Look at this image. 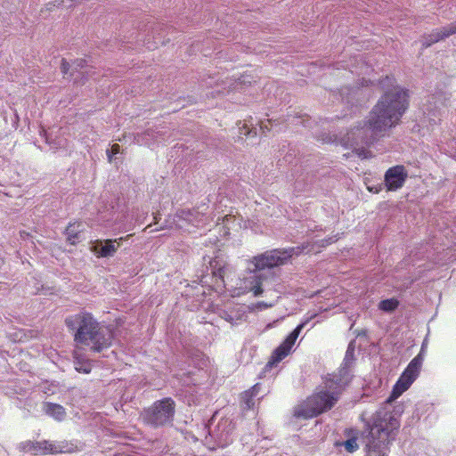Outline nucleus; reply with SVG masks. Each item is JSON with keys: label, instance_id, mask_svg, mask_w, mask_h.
<instances>
[{"label": "nucleus", "instance_id": "1", "mask_svg": "<svg viewBox=\"0 0 456 456\" xmlns=\"http://www.w3.org/2000/svg\"><path fill=\"white\" fill-rule=\"evenodd\" d=\"M419 360L410 362L393 386L392 391L383 404L364 422L361 441L364 448L388 452L401 426L400 418L404 405L396 403L419 375Z\"/></svg>", "mask_w": 456, "mask_h": 456}, {"label": "nucleus", "instance_id": "2", "mask_svg": "<svg viewBox=\"0 0 456 456\" xmlns=\"http://www.w3.org/2000/svg\"><path fill=\"white\" fill-rule=\"evenodd\" d=\"M419 360L410 362L393 386L392 391L383 404L364 422L361 441L364 448L388 452L401 426L400 418L404 405L396 403L419 375Z\"/></svg>", "mask_w": 456, "mask_h": 456}, {"label": "nucleus", "instance_id": "3", "mask_svg": "<svg viewBox=\"0 0 456 456\" xmlns=\"http://www.w3.org/2000/svg\"><path fill=\"white\" fill-rule=\"evenodd\" d=\"M64 323L77 344L89 346L94 353L110 348L117 337V330L111 325H103L87 311L68 315Z\"/></svg>", "mask_w": 456, "mask_h": 456}, {"label": "nucleus", "instance_id": "4", "mask_svg": "<svg viewBox=\"0 0 456 456\" xmlns=\"http://www.w3.org/2000/svg\"><path fill=\"white\" fill-rule=\"evenodd\" d=\"M410 104L409 90L403 86L393 92L383 93L370 113L375 122L387 131L395 127L401 121Z\"/></svg>", "mask_w": 456, "mask_h": 456}, {"label": "nucleus", "instance_id": "5", "mask_svg": "<svg viewBox=\"0 0 456 456\" xmlns=\"http://www.w3.org/2000/svg\"><path fill=\"white\" fill-rule=\"evenodd\" d=\"M387 130L375 122V118L370 113L369 117L358 122L351 128L342 139V144L346 149H351L362 159H368L367 148L373 145Z\"/></svg>", "mask_w": 456, "mask_h": 456}, {"label": "nucleus", "instance_id": "6", "mask_svg": "<svg viewBox=\"0 0 456 456\" xmlns=\"http://www.w3.org/2000/svg\"><path fill=\"white\" fill-rule=\"evenodd\" d=\"M312 119L307 115H296L292 116L290 114L287 115L286 119L280 118H268L265 121L259 120L256 123H254L252 118L248 120H239L237 122V131H238V142L240 141H247L250 140V143H255L253 142L254 139L256 138L258 130L261 131L263 134H266L267 132L274 131L279 133L286 128L289 125L295 126H302L303 127H311Z\"/></svg>", "mask_w": 456, "mask_h": 456}, {"label": "nucleus", "instance_id": "7", "mask_svg": "<svg viewBox=\"0 0 456 456\" xmlns=\"http://www.w3.org/2000/svg\"><path fill=\"white\" fill-rule=\"evenodd\" d=\"M342 394L343 392L323 379L320 389L307 398L305 405L295 409L294 416L301 419L315 418L333 408Z\"/></svg>", "mask_w": 456, "mask_h": 456}, {"label": "nucleus", "instance_id": "8", "mask_svg": "<svg viewBox=\"0 0 456 456\" xmlns=\"http://www.w3.org/2000/svg\"><path fill=\"white\" fill-rule=\"evenodd\" d=\"M176 403L169 396L156 400L141 412L142 422L153 429L172 427Z\"/></svg>", "mask_w": 456, "mask_h": 456}, {"label": "nucleus", "instance_id": "9", "mask_svg": "<svg viewBox=\"0 0 456 456\" xmlns=\"http://www.w3.org/2000/svg\"><path fill=\"white\" fill-rule=\"evenodd\" d=\"M214 153V148L208 143L201 142L194 146L178 142L170 150L168 156L170 159H174L175 165H180L191 163L194 159L202 161L213 158Z\"/></svg>", "mask_w": 456, "mask_h": 456}, {"label": "nucleus", "instance_id": "10", "mask_svg": "<svg viewBox=\"0 0 456 456\" xmlns=\"http://www.w3.org/2000/svg\"><path fill=\"white\" fill-rule=\"evenodd\" d=\"M209 267L211 271V275H205L202 278V282L208 284L209 288L213 289L215 292L218 294H223L226 290V284H225V271H226V265L223 262V260L215 257L214 259L210 260L209 262Z\"/></svg>", "mask_w": 456, "mask_h": 456}, {"label": "nucleus", "instance_id": "11", "mask_svg": "<svg viewBox=\"0 0 456 456\" xmlns=\"http://www.w3.org/2000/svg\"><path fill=\"white\" fill-rule=\"evenodd\" d=\"M265 281V278L262 273L254 266L253 268L248 266L246 274L240 280V286L239 288L240 291L238 292V295L252 292L254 297L262 296L264 292L263 286Z\"/></svg>", "mask_w": 456, "mask_h": 456}, {"label": "nucleus", "instance_id": "12", "mask_svg": "<svg viewBox=\"0 0 456 456\" xmlns=\"http://www.w3.org/2000/svg\"><path fill=\"white\" fill-rule=\"evenodd\" d=\"M284 265L285 262L280 248L266 250L264 253L253 256L249 261V265L254 266L260 273L265 269L270 270Z\"/></svg>", "mask_w": 456, "mask_h": 456}, {"label": "nucleus", "instance_id": "13", "mask_svg": "<svg viewBox=\"0 0 456 456\" xmlns=\"http://www.w3.org/2000/svg\"><path fill=\"white\" fill-rule=\"evenodd\" d=\"M208 207L203 204L197 208H182L178 209L174 216V221L183 228L184 224H189L193 227H198L204 224V213Z\"/></svg>", "mask_w": 456, "mask_h": 456}, {"label": "nucleus", "instance_id": "14", "mask_svg": "<svg viewBox=\"0 0 456 456\" xmlns=\"http://www.w3.org/2000/svg\"><path fill=\"white\" fill-rule=\"evenodd\" d=\"M408 178L404 166L395 165L389 167L384 175V186L387 191H396L401 189Z\"/></svg>", "mask_w": 456, "mask_h": 456}, {"label": "nucleus", "instance_id": "15", "mask_svg": "<svg viewBox=\"0 0 456 456\" xmlns=\"http://www.w3.org/2000/svg\"><path fill=\"white\" fill-rule=\"evenodd\" d=\"M209 435L219 447H226L233 441L234 424L230 419H221Z\"/></svg>", "mask_w": 456, "mask_h": 456}, {"label": "nucleus", "instance_id": "16", "mask_svg": "<svg viewBox=\"0 0 456 456\" xmlns=\"http://www.w3.org/2000/svg\"><path fill=\"white\" fill-rule=\"evenodd\" d=\"M456 34V22H451L450 24L444 26L440 28H436L429 34H424L420 39L421 49H427L432 46L434 44L443 41L451 36Z\"/></svg>", "mask_w": 456, "mask_h": 456}, {"label": "nucleus", "instance_id": "17", "mask_svg": "<svg viewBox=\"0 0 456 456\" xmlns=\"http://www.w3.org/2000/svg\"><path fill=\"white\" fill-rule=\"evenodd\" d=\"M296 341L297 338L294 335L289 333L283 341L273 351L272 355L265 365V369H271L276 366L285 357H287L290 354Z\"/></svg>", "mask_w": 456, "mask_h": 456}, {"label": "nucleus", "instance_id": "18", "mask_svg": "<svg viewBox=\"0 0 456 456\" xmlns=\"http://www.w3.org/2000/svg\"><path fill=\"white\" fill-rule=\"evenodd\" d=\"M351 368L352 365L342 363L338 373L327 374L323 379L330 382L331 386L344 392L352 380Z\"/></svg>", "mask_w": 456, "mask_h": 456}, {"label": "nucleus", "instance_id": "19", "mask_svg": "<svg viewBox=\"0 0 456 456\" xmlns=\"http://www.w3.org/2000/svg\"><path fill=\"white\" fill-rule=\"evenodd\" d=\"M115 242L112 239H97L92 241L90 249L97 258H110L118 251Z\"/></svg>", "mask_w": 456, "mask_h": 456}, {"label": "nucleus", "instance_id": "20", "mask_svg": "<svg viewBox=\"0 0 456 456\" xmlns=\"http://www.w3.org/2000/svg\"><path fill=\"white\" fill-rule=\"evenodd\" d=\"M63 233L67 243L76 246L86 239V224L81 221L70 222Z\"/></svg>", "mask_w": 456, "mask_h": 456}, {"label": "nucleus", "instance_id": "21", "mask_svg": "<svg viewBox=\"0 0 456 456\" xmlns=\"http://www.w3.org/2000/svg\"><path fill=\"white\" fill-rule=\"evenodd\" d=\"M280 249L286 265L294 256H299L303 253H310L314 251V245H311L310 242H304L296 247H289Z\"/></svg>", "mask_w": 456, "mask_h": 456}, {"label": "nucleus", "instance_id": "22", "mask_svg": "<svg viewBox=\"0 0 456 456\" xmlns=\"http://www.w3.org/2000/svg\"><path fill=\"white\" fill-rule=\"evenodd\" d=\"M43 411L47 416L58 422L63 421L67 416L66 409L62 405L52 402H45Z\"/></svg>", "mask_w": 456, "mask_h": 456}, {"label": "nucleus", "instance_id": "23", "mask_svg": "<svg viewBox=\"0 0 456 456\" xmlns=\"http://www.w3.org/2000/svg\"><path fill=\"white\" fill-rule=\"evenodd\" d=\"M77 450V442L74 441H57L51 442L49 452L51 454L57 453H72Z\"/></svg>", "mask_w": 456, "mask_h": 456}, {"label": "nucleus", "instance_id": "24", "mask_svg": "<svg viewBox=\"0 0 456 456\" xmlns=\"http://www.w3.org/2000/svg\"><path fill=\"white\" fill-rule=\"evenodd\" d=\"M448 100L449 98L447 97L446 93L438 92L433 94L428 100L429 104L434 103V110H432L430 107H428L427 110L429 112L433 111L432 115L434 117H436V111H438L441 107L446 106V102Z\"/></svg>", "mask_w": 456, "mask_h": 456}, {"label": "nucleus", "instance_id": "25", "mask_svg": "<svg viewBox=\"0 0 456 456\" xmlns=\"http://www.w3.org/2000/svg\"><path fill=\"white\" fill-rule=\"evenodd\" d=\"M73 358L74 368L77 372L83 374H89L91 372L92 364L88 359L79 354H75Z\"/></svg>", "mask_w": 456, "mask_h": 456}, {"label": "nucleus", "instance_id": "26", "mask_svg": "<svg viewBox=\"0 0 456 456\" xmlns=\"http://www.w3.org/2000/svg\"><path fill=\"white\" fill-rule=\"evenodd\" d=\"M379 88H380L384 93L393 92L395 88L400 86L397 85L396 79L393 76H385L381 77L379 79L376 81L375 84Z\"/></svg>", "mask_w": 456, "mask_h": 456}, {"label": "nucleus", "instance_id": "27", "mask_svg": "<svg viewBox=\"0 0 456 456\" xmlns=\"http://www.w3.org/2000/svg\"><path fill=\"white\" fill-rule=\"evenodd\" d=\"M400 305V301L396 297H389L382 299L379 303V309L384 313L392 314Z\"/></svg>", "mask_w": 456, "mask_h": 456}, {"label": "nucleus", "instance_id": "28", "mask_svg": "<svg viewBox=\"0 0 456 456\" xmlns=\"http://www.w3.org/2000/svg\"><path fill=\"white\" fill-rule=\"evenodd\" d=\"M279 151L281 155L284 154V160L289 164L293 162L299 152L290 142H284L279 149Z\"/></svg>", "mask_w": 456, "mask_h": 456}, {"label": "nucleus", "instance_id": "29", "mask_svg": "<svg viewBox=\"0 0 456 456\" xmlns=\"http://www.w3.org/2000/svg\"><path fill=\"white\" fill-rule=\"evenodd\" d=\"M261 389V384H255L250 389L246 391L243 395V402L248 408H251L254 405V397L257 396Z\"/></svg>", "mask_w": 456, "mask_h": 456}, {"label": "nucleus", "instance_id": "30", "mask_svg": "<svg viewBox=\"0 0 456 456\" xmlns=\"http://www.w3.org/2000/svg\"><path fill=\"white\" fill-rule=\"evenodd\" d=\"M336 446H343L347 452L353 453L358 450L359 444L357 443V437L355 436H350L346 441L341 443L337 442Z\"/></svg>", "mask_w": 456, "mask_h": 456}, {"label": "nucleus", "instance_id": "31", "mask_svg": "<svg viewBox=\"0 0 456 456\" xmlns=\"http://www.w3.org/2000/svg\"><path fill=\"white\" fill-rule=\"evenodd\" d=\"M354 340H352L349 342L348 346H347V348H346V354H345V357H344V360L342 362V363H345V365H352L354 364V361H355V355H354V351H355V346H354Z\"/></svg>", "mask_w": 456, "mask_h": 456}, {"label": "nucleus", "instance_id": "32", "mask_svg": "<svg viewBox=\"0 0 456 456\" xmlns=\"http://www.w3.org/2000/svg\"><path fill=\"white\" fill-rule=\"evenodd\" d=\"M33 444L35 445L34 451L32 452V454H46L49 452V448L51 447V442L44 440L40 442H34Z\"/></svg>", "mask_w": 456, "mask_h": 456}, {"label": "nucleus", "instance_id": "33", "mask_svg": "<svg viewBox=\"0 0 456 456\" xmlns=\"http://www.w3.org/2000/svg\"><path fill=\"white\" fill-rule=\"evenodd\" d=\"M339 239L338 234L331 235L327 238L318 240L314 241V243H311V245H314V247H317L319 248H324L328 247L329 245H331L332 243H335Z\"/></svg>", "mask_w": 456, "mask_h": 456}, {"label": "nucleus", "instance_id": "34", "mask_svg": "<svg viewBox=\"0 0 456 456\" xmlns=\"http://www.w3.org/2000/svg\"><path fill=\"white\" fill-rule=\"evenodd\" d=\"M316 316L315 314H311L310 316L305 317L301 322L296 326V328L290 331L289 333L291 335H294V337L297 339L299 334L303 330V329Z\"/></svg>", "mask_w": 456, "mask_h": 456}, {"label": "nucleus", "instance_id": "35", "mask_svg": "<svg viewBox=\"0 0 456 456\" xmlns=\"http://www.w3.org/2000/svg\"><path fill=\"white\" fill-rule=\"evenodd\" d=\"M427 346H428V338H425L421 344V347H420L419 354L416 356H414L411 360V362H415L416 360H419V366L422 367L424 358L426 355V352H427Z\"/></svg>", "mask_w": 456, "mask_h": 456}, {"label": "nucleus", "instance_id": "36", "mask_svg": "<svg viewBox=\"0 0 456 456\" xmlns=\"http://www.w3.org/2000/svg\"><path fill=\"white\" fill-rule=\"evenodd\" d=\"M87 66V61L86 59H76L72 62V72L70 73V77L75 76L76 72L82 71L84 68Z\"/></svg>", "mask_w": 456, "mask_h": 456}, {"label": "nucleus", "instance_id": "37", "mask_svg": "<svg viewBox=\"0 0 456 456\" xmlns=\"http://www.w3.org/2000/svg\"><path fill=\"white\" fill-rule=\"evenodd\" d=\"M61 72L65 78H71L70 73L72 72V64H70L65 58L61 61Z\"/></svg>", "mask_w": 456, "mask_h": 456}, {"label": "nucleus", "instance_id": "38", "mask_svg": "<svg viewBox=\"0 0 456 456\" xmlns=\"http://www.w3.org/2000/svg\"><path fill=\"white\" fill-rule=\"evenodd\" d=\"M71 78H73L74 85L84 86L88 80V75L83 71H78Z\"/></svg>", "mask_w": 456, "mask_h": 456}, {"label": "nucleus", "instance_id": "39", "mask_svg": "<svg viewBox=\"0 0 456 456\" xmlns=\"http://www.w3.org/2000/svg\"><path fill=\"white\" fill-rule=\"evenodd\" d=\"M117 219H118V216L114 217V216H112L111 218L105 220L107 222L106 226L112 229V232L114 234L126 231V229H122L121 226H117V224H116Z\"/></svg>", "mask_w": 456, "mask_h": 456}, {"label": "nucleus", "instance_id": "40", "mask_svg": "<svg viewBox=\"0 0 456 456\" xmlns=\"http://www.w3.org/2000/svg\"><path fill=\"white\" fill-rule=\"evenodd\" d=\"M317 140L326 144H332L336 142V137L327 133H322L317 136Z\"/></svg>", "mask_w": 456, "mask_h": 456}, {"label": "nucleus", "instance_id": "41", "mask_svg": "<svg viewBox=\"0 0 456 456\" xmlns=\"http://www.w3.org/2000/svg\"><path fill=\"white\" fill-rule=\"evenodd\" d=\"M50 289L49 288H45L44 285L40 284L39 282H35L34 286L31 288L30 289V293L32 294H45L46 295L47 292L46 290H49Z\"/></svg>", "mask_w": 456, "mask_h": 456}, {"label": "nucleus", "instance_id": "42", "mask_svg": "<svg viewBox=\"0 0 456 456\" xmlns=\"http://www.w3.org/2000/svg\"><path fill=\"white\" fill-rule=\"evenodd\" d=\"M33 443L34 442H32V441L22 442L20 444L19 449L22 452L32 453V452L34 451V447H35Z\"/></svg>", "mask_w": 456, "mask_h": 456}, {"label": "nucleus", "instance_id": "43", "mask_svg": "<svg viewBox=\"0 0 456 456\" xmlns=\"http://www.w3.org/2000/svg\"><path fill=\"white\" fill-rule=\"evenodd\" d=\"M365 451V456H387V452L386 451H380V450H375V449H369L364 448Z\"/></svg>", "mask_w": 456, "mask_h": 456}, {"label": "nucleus", "instance_id": "44", "mask_svg": "<svg viewBox=\"0 0 456 456\" xmlns=\"http://www.w3.org/2000/svg\"><path fill=\"white\" fill-rule=\"evenodd\" d=\"M132 235L131 234H128L125 237H119V238H117V239H113L114 240H116L115 244L118 245V248L125 242Z\"/></svg>", "mask_w": 456, "mask_h": 456}, {"label": "nucleus", "instance_id": "45", "mask_svg": "<svg viewBox=\"0 0 456 456\" xmlns=\"http://www.w3.org/2000/svg\"><path fill=\"white\" fill-rule=\"evenodd\" d=\"M382 186H383V184L372 185V186H369L368 190H369V191H370L372 193H379L381 191Z\"/></svg>", "mask_w": 456, "mask_h": 456}, {"label": "nucleus", "instance_id": "46", "mask_svg": "<svg viewBox=\"0 0 456 456\" xmlns=\"http://www.w3.org/2000/svg\"><path fill=\"white\" fill-rule=\"evenodd\" d=\"M106 154H107L108 161L110 163H111L117 159V158L115 157L116 155L112 152V151L107 150Z\"/></svg>", "mask_w": 456, "mask_h": 456}, {"label": "nucleus", "instance_id": "47", "mask_svg": "<svg viewBox=\"0 0 456 456\" xmlns=\"http://www.w3.org/2000/svg\"><path fill=\"white\" fill-rule=\"evenodd\" d=\"M222 317H223L225 321H227L228 322H230V323H232V322H233V317H232V314H228V313H226V312H224V314L222 315Z\"/></svg>", "mask_w": 456, "mask_h": 456}, {"label": "nucleus", "instance_id": "48", "mask_svg": "<svg viewBox=\"0 0 456 456\" xmlns=\"http://www.w3.org/2000/svg\"><path fill=\"white\" fill-rule=\"evenodd\" d=\"M109 150L112 151V152L116 155V154L119 153L120 146L118 144H113L111 146V148Z\"/></svg>", "mask_w": 456, "mask_h": 456}, {"label": "nucleus", "instance_id": "49", "mask_svg": "<svg viewBox=\"0 0 456 456\" xmlns=\"http://www.w3.org/2000/svg\"><path fill=\"white\" fill-rule=\"evenodd\" d=\"M370 85L373 86L374 82L370 81V79L367 80L365 78H362V86H369Z\"/></svg>", "mask_w": 456, "mask_h": 456}, {"label": "nucleus", "instance_id": "50", "mask_svg": "<svg viewBox=\"0 0 456 456\" xmlns=\"http://www.w3.org/2000/svg\"><path fill=\"white\" fill-rule=\"evenodd\" d=\"M197 102V100L194 96H188L187 103L191 104Z\"/></svg>", "mask_w": 456, "mask_h": 456}, {"label": "nucleus", "instance_id": "51", "mask_svg": "<svg viewBox=\"0 0 456 456\" xmlns=\"http://www.w3.org/2000/svg\"><path fill=\"white\" fill-rule=\"evenodd\" d=\"M152 215H153V219H154L155 223H158L159 219H160L161 215L159 213H153Z\"/></svg>", "mask_w": 456, "mask_h": 456}, {"label": "nucleus", "instance_id": "52", "mask_svg": "<svg viewBox=\"0 0 456 456\" xmlns=\"http://www.w3.org/2000/svg\"><path fill=\"white\" fill-rule=\"evenodd\" d=\"M444 254H445V256H447V259L445 260V262H444V263H441V265H446V264H447V261H448V262H451V261H450V259H449V257H450V256H449V254H450V251H446V252H444ZM437 265H440V262H437Z\"/></svg>", "mask_w": 456, "mask_h": 456}, {"label": "nucleus", "instance_id": "53", "mask_svg": "<svg viewBox=\"0 0 456 456\" xmlns=\"http://www.w3.org/2000/svg\"><path fill=\"white\" fill-rule=\"evenodd\" d=\"M411 254H412V255L416 256L419 259H420V258H423V257H424V256H420V252H413V251H411Z\"/></svg>", "mask_w": 456, "mask_h": 456}, {"label": "nucleus", "instance_id": "54", "mask_svg": "<svg viewBox=\"0 0 456 456\" xmlns=\"http://www.w3.org/2000/svg\"><path fill=\"white\" fill-rule=\"evenodd\" d=\"M449 259L452 261V263L456 262V254L450 255Z\"/></svg>", "mask_w": 456, "mask_h": 456}, {"label": "nucleus", "instance_id": "55", "mask_svg": "<svg viewBox=\"0 0 456 456\" xmlns=\"http://www.w3.org/2000/svg\"><path fill=\"white\" fill-rule=\"evenodd\" d=\"M211 94V97H216V94H218L217 91H212L209 93Z\"/></svg>", "mask_w": 456, "mask_h": 456}, {"label": "nucleus", "instance_id": "56", "mask_svg": "<svg viewBox=\"0 0 456 456\" xmlns=\"http://www.w3.org/2000/svg\"><path fill=\"white\" fill-rule=\"evenodd\" d=\"M174 200H175L176 202H179V200H180V199H176V197H175Z\"/></svg>", "mask_w": 456, "mask_h": 456}, {"label": "nucleus", "instance_id": "57", "mask_svg": "<svg viewBox=\"0 0 456 456\" xmlns=\"http://www.w3.org/2000/svg\"><path fill=\"white\" fill-rule=\"evenodd\" d=\"M115 456H124L123 454L118 453Z\"/></svg>", "mask_w": 456, "mask_h": 456}]
</instances>
